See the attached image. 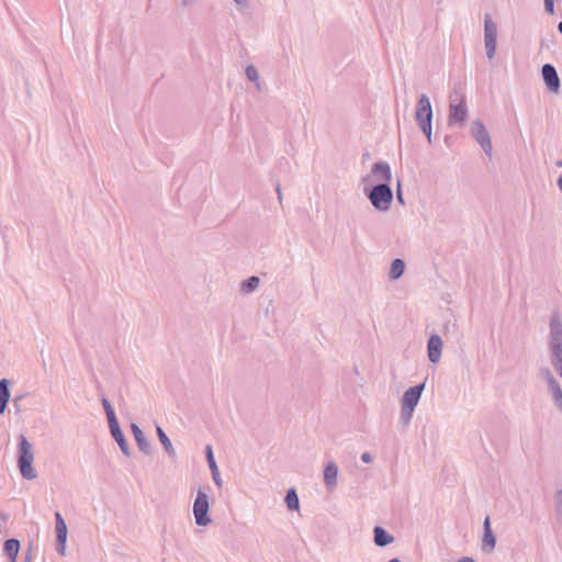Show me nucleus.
<instances>
[{
	"label": "nucleus",
	"mask_w": 562,
	"mask_h": 562,
	"mask_svg": "<svg viewBox=\"0 0 562 562\" xmlns=\"http://www.w3.org/2000/svg\"><path fill=\"white\" fill-rule=\"evenodd\" d=\"M468 117V106L465 103V94L461 83L456 85L449 94V114L448 125L462 126Z\"/></svg>",
	"instance_id": "f257e3e1"
},
{
	"label": "nucleus",
	"mask_w": 562,
	"mask_h": 562,
	"mask_svg": "<svg viewBox=\"0 0 562 562\" xmlns=\"http://www.w3.org/2000/svg\"><path fill=\"white\" fill-rule=\"evenodd\" d=\"M549 349L551 364L562 378V322L558 315L550 318Z\"/></svg>",
	"instance_id": "f03ea898"
},
{
	"label": "nucleus",
	"mask_w": 562,
	"mask_h": 562,
	"mask_svg": "<svg viewBox=\"0 0 562 562\" xmlns=\"http://www.w3.org/2000/svg\"><path fill=\"white\" fill-rule=\"evenodd\" d=\"M34 453L32 449L31 442L26 439L25 436L21 435L19 437V448H18V468L22 477L26 480H34L37 477V472L33 468Z\"/></svg>",
	"instance_id": "7ed1b4c3"
},
{
	"label": "nucleus",
	"mask_w": 562,
	"mask_h": 562,
	"mask_svg": "<svg viewBox=\"0 0 562 562\" xmlns=\"http://www.w3.org/2000/svg\"><path fill=\"white\" fill-rule=\"evenodd\" d=\"M367 196L371 204L381 212L390 210L393 201V192L389 183H378L369 192Z\"/></svg>",
	"instance_id": "20e7f679"
},
{
	"label": "nucleus",
	"mask_w": 562,
	"mask_h": 562,
	"mask_svg": "<svg viewBox=\"0 0 562 562\" xmlns=\"http://www.w3.org/2000/svg\"><path fill=\"white\" fill-rule=\"evenodd\" d=\"M497 44V25L493 21L491 14L486 13L484 16V45L486 57L493 59L496 52Z\"/></svg>",
	"instance_id": "39448f33"
},
{
	"label": "nucleus",
	"mask_w": 562,
	"mask_h": 562,
	"mask_svg": "<svg viewBox=\"0 0 562 562\" xmlns=\"http://www.w3.org/2000/svg\"><path fill=\"white\" fill-rule=\"evenodd\" d=\"M209 507L207 495L202 490H199L193 504V514L198 526H207L211 522Z\"/></svg>",
	"instance_id": "423d86ee"
},
{
	"label": "nucleus",
	"mask_w": 562,
	"mask_h": 562,
	"mask_svg": "<svg viewBox=\"0 0 562 562\" xmlns=\"http://www.w3.org/2000/svg\"><path fill=\"white\" fill-rule=\"evenodd\" d=\"M471 135L481 145L483 151L491 157L493 150L492 140L485 125L480 120L472 122Z\"/></svg>",
	"instance_id": "0eeeda50"
},
{
	"label": "nucleus",
	"mask_w": 562,
	"mask_h": 562,
	"mask_svg": "<svg viewBox=\"0 0 562 562\" xmlns=\"http://www.w3.org/2000/svg\"><path fill=\"white\" fill-rule=\"evenodd\" d=\"M415 120L417 124L428 123L432 120L430 100L426 94H422L417 101Z\"/></svg>",
	"instance_id": "6e6552de"
},
{
	"label": "nucleus",
	"mask_w": 562,
	"mask_h": 562,
	"mask_svg": "<svg viewBox=\"0 0 562 562\" xmlns=\"http://www.w3.org/2000/svg\"><path fill=\"white\" fill-rule=\"evenodd\" d=\"M541 72L547 88L553 93H559L560 78L554 66L546 64L542 66Z\"/></svg>",
	"instance_id": "1a4fd4ad"
},
{
	"label": "nucleus",
	"mask_w": 562,
	"mask_h": 562,
	"mask_svg": "<svg viewBox=\"0 0 562 562\" xmlns=\"http://www.w3.org/2000/svg\"><path fill=\"white\" fill-rule=\"evenodd\" d=\"M56 519V538H57V551L60 555H65L66 540H67V526L59 513L55 514Z\"/></svg>",
	"instance_id": "9d476101"
},
{
	"label": "nucleus",
	"mask_w": 562,
	"mask_h": 562,
	"mask_svg": "<svg viewBox=\"0 0 562 562\" xmlns=\"http://www.w3.org/2000/svg\"><path fill=\"white\" fill-rule=\"evenodd\" d=\"M424 387L425 383H420L405 391L402 397V405L406 406L409 409H415L416 405L419 402Z\"/></svg>",
	"instance_id": "9b49d317"
},
{
	"label": "nucleus",
	"mask_w": 562,
	"mask_h": 562,
	"mask_svg": "<svg viewBox=\"0 0 562 562\" xmlns=\"http://www.w3.org/2000/svg\"><path fill=\"white\" fill-rule=\"evenodd\" d=\"M371 177L375 181H384L383 183H389L392 178L390 165L385 161L374 162L371 168Z\"/></svg>",
	"instance_id": "f8f14e48"
},
{
	"label": "nucleus",
	"mask_w": 562,
	"mask_h": 562,
	"mask_svg": "<svg viewBox=\"0 0 562 562\" xmlns=\"http://www.w3.org/2000/svg\"><path fill=\"white\" fill-rule=\"evenodd\" d=\"M428 358L432 363H437L440 360L442 351V340L439 335H431L428 339Z\"/></svg>",
	"instance_id": "ddd939ff"
},
{
	"label": "nucleus",
	"mask_w": 562,
	"mask_h": 562,
	"mask_svg": "<svg viewBox=\"0 0 562 562\" xmlns=\"http://www.w3.org/2000/svg\"><path fill=\"white\" fill-rule=\"evenodd\" d=\"M131 429H132V432H133V436L135 438L138 449L142 452H144L145 454H150L151 453V445L145 437L142 429L136 424H132Z\"/></svg>",
	"instance_id": "4468645a"
},
{
	"label": "nucleus",
	"mask_w": 562,
	"mask_h": 562,
	"mask_svg": "<svg viewBox=\"0 0 562 562\" xmlns=\"http://www.w3.org/2000/svg\"><path fill=\"white\" fill-rule=\"evenodd\" d=\"M496 544V537L494 536L492 529H491V521L490 517L487 516L484 520V536H483V543L482 549L485 552H492Z\"/></svg>",
	"instance_id": "2eb2a0df"
},
{
	"label": "nucleus",
	"mask_w": 562,
	"mask_h": 562,
	"mask_svg": "<svg viewBox=\"0 0 562 562\" xmlns=\"http://www.w3.org/2000/svg\"><path fill=\"white\" fill-rule=\"evenodd\" d=\"M205 454H206V460H207V463H209V467H210V470L212 473V479L217 487H222L223 481L221 479L220 471H218L216 461L214 459L213 450L210 445H207L205 448Z\"/></svg>",
	"instance_id": "dca6fc26"
},
{
	"label": "nucleus",
	"mask_w": 562,
	"mask_h": 562,
	"mask_svg": "<svg viewBox=\"0 0 562 562\" xmlns=\"http://www.w3.org/2000/svg\"><path fill=\"white\" fill-rule=\"evenodd\" d=\"M338 468L335 462L329 461L324 469V482L328 490L337 486Z\"/></svg>",
	"instance_id": "f3484780"
},
{
	"label": "nucleus",
	"mask_w": 562,
	"mask_h": 562,
	"mask_svg": "<svg viewBox=\"0 0 562 562\" xmlns=\"http://www.w3.org/2000/svg\"><path fill=\"white\" fill-rule=\"evenodd\" d=\"M374 543L378 547H385L394 541V537L391 536L384 528L376 526L373 530Z\"/></svg>",
	"instance_id": "a211bd4d"
},
{
	"label": "nucleus",
	"mask_w": 562,
	"mask_h": 562,
	"mask_svg": "<svg viewBox=\"0 0 562 562\" xmlns=\"http://www.w3.org/2000/svg\"><path fill=\"white\" fill-rule=\"evenodd\" d=\"M9 384L7 379L0 380V415L4 413L10 400Z\"/></svg>",
	"instance_id": "6ab92c4d"
},
{
	"label": "nucleus",
	"mask_w": 562,
	"mask_h": 562,
	"mask_svg": "<svg viewBox=\"0 0 562 562\" xmlns=\"http://www.w3.org/2000/svg\"><path fill=\"white\" fill-rule=\"evenodd\" d=\"M19 550H20V542H19V540H16L14 538H11V539H8L4 542V552L10 558L11 562H15L16 561V557H18Z\"/></svg>",
	"instance_id": "aec40b11"
},
{
	"label": "nucleus",
	"mask_w": 562,
	"mask_h": 562,
	"mask_svg": "<svg viewBox=\"0 0 562 562\" xmlns=\"http://www.w3.org/2000/svg\"><path fill=\"white\" fill-rule=\"evenodd\" d=\"M156 430H157V436L159 438V441L164 446V448H165L166 452L168 453V456L170 458H175L176 457V450L173 449L172 443H171L170 439L168 438V436L166 435V432L159 426H157Z\"/></svg>",
	"instance_id": "412c9836"
},
{
	"label": "nucleus",
	"mask_w": 562,
	"mask_h": 562,
	"mask_svg": "<svg viewBox=\"0 0 562 562\" xmlns=\"http://www.w3.org/2000/svg\"><path fill=\"white\" fill-rule=\"evenodd\" d=\"M404 270H405L404 260L398 259V258L393 260V262L391 265V269H390V278L393 280L398 279L404 273Z\"/></svg>",
	"instance_id": "4be33fe9"
},
{
	"label": "nucleus",
	"mask_w": 562,
	"mask_h": 562,
	"mask_svg": "<svg viewBox=\"0 0 562 562\" xmlns=\"http://www.w3.org/2000/svg\"><path fill=\"white\" fill-rule=\"evenodd\" d=\"M124 456L130 457V448L121 429L111 432Z\"/></svg>",
	"instance_id": "5701e85b"
},
{
	"label": "nucleus",
	"mask_w": 562,
	"mask_h": 562,
	"mask_svg": "<svg viewBox=\"0 0 562 562\" xmlns=\"http://www.w3.org/2000/svg\"><path fill=\"white\" fill-rule=\"evenodd\" d=\"M260 283V280L258 277L252 276L248 278L247 280L243 281L240 284V291L244 293H250L255 291Z\"/></svg>",
	"instance_id": "b1692460"
},
{
	"label": "nucleus",
	"mask_w": 562,
	"mask_h": 562,
	"mask_svg": "<svg viewBox=\"0 0 562 562\" xmlns=\"http://www.w3.org/2000/svg\"><path fill=\"white\" fill-rule=\"evenodd\" d=\"M539 375L547 382L549 391H552L554 387L560 386L552 372L548 368H543L540 370Z\"/></svg>",
	"instance_id": "393cba45"
},
{
	"label": "nucleus",
	"mask_w": 562,
	"mask_h": 562,
	"mask_svg": "<svg viewBox=\"0 0 562 562\" xmlns=\"http://www.w3.org/2000/svg\"><path fill=\"white\" fill-rule=\"evenodd\" d=\"M285 503L291 510L299 508V497L294 488H290L286 492Z\"/></svg>",
	"instance_id": "a878e982"
},
{
	"label": "nucleus",
	"mask_w": 562,
	"mask_h": 562,
	"mask_svg": "<svg viewBox=\"0 0 562 562\" xmlns=\"http://www.w3.org/2000/svg\"><path fill=\"white\" fill-rule=\"evenodd\" d=\"M552 394V398L554 404L559 409L562 411V389L561 386L554 387L552 391H550Z\"/></svg>",
	"instance_id": "bb28decb"
},
{
	"label": "nucleus",
	"mask_w": 562,
	"mask_h": 562,
	"mask_svg": "<svg viewBox=\"0 0 562 562\" xmlns=\"http://www.w3.org/2000/svg\"><path fill=\"white\" fill-rule=\"evenodd\" d=\"M414 409H409L406 406L401 407V419L404 424H408L412 419Z\"/></svg>",
	"instance_id": "cd10ccee"
},
{
	"label": "nucleus",
	"mask_w": 562,
	"mask_h": 562,
	"mask_svg": "<svg viewBox=\"0 0 562 562\" xmlns=\"http://www.w3.org/2000/svg\"><path fill=\"white\" fill-rule=\"evenodd\" d=\"M245 74H246V77L248 78L249 81H257L258 80V71L257 69L252 66V65H249L246 67L245 69Z\"/></svg>",
	"instance_id": "c85d7f7f"
},
{
	"label": "nucleus",
	"mask_w": 562,
	"mask_h": 562,
	"mask_svg": "<svg viewBox=\"0 0 562 562\" xmlns=\"http://www.w3.org/2000/svg\"><path fill=\"white\" fill-rule=\"evenodd\" d=\"M106 418L109 422V427H110L111 432H113L117 429H121L119 426V423L116 420L115 413H111V414L106 415Z\"/></svg>",
	"instance_id": "c756f323"
},
{
	"label": "nucleus",
	"mask_w": 562,
	"mask_h": 562,
	"mask_svg": "<svg viewBox=\"0 0 562 562\" xmlns=\"http://www.w3.org/2000/svg\"><path fill=\"white\" fill-rule=\"evenodd\" d=\"M428 142L431 143V122L418 124Z\"/></svg>",
	"instance_id": "7c9ffc66"
},
{
	"label": "nucleus",
	"mask_w": 562,
	"mask_h": 562,
	"mask_svg": "<svg viewBox=\"0 0 562 562\" xmlns=\"http://www.w3.org/2000/svg\"><path fill=\"white\" fill-rule=\"evenodd\" d=\"M555 509L562 516V490H558L555 493Z\"/></svg>",
	"instance_id": "2f4dec72"
},
{
	"label": "nucleus",
	"mask_w": 562,
	"mask_h": 562,
	"mask_svg": "<svg viewBox=\"0 0 562 562\" xmlns=\"http://www.w3.org/2000/svg\"><path fill=\"white\" fill-rule=\"evenodd\" d=\"M544 9L549 14L554 13V0H544Z\"/></svg>",
	"instance_id": "473e14b6"
},
{
	"label": "nucleus",
	"mask_w": 562,
	"mask_h": 562,
	"mask_svg": "<svg viewBox=\"0 0 562 562\" xmlns=\"http://www.w3.org/2000/svg\"><path fill=\"white\" fill-rule=\"evenodd\" d=\"M102 406H103L106 415L114 413L113 407L111 406L110 402L105 397L102 398Z\"/></svg>",
	"instance_id": "72a5a7b5"
},
{
	"label": "nucleus",
	"mask_w": 562,
	"mask_h": 562,
	"mask_svg": "<svg viewBox=\"0 0 562 562\" xmlns=\"http://www.w3.org/2000/svg\"><path fill=\"white\" fill-rule=\"evenodd\" d=\"M361 460L364 462V463H370L372 461V457L369 452H363L361 454Z\"/></svg>",
	"instance_id": "f704fd0d"
},
{
	"label": "nucleus",
	"mask_w": 562,
	"mask_h": 562,
	"mask_svg": "<svg viewBox=\"0 0 562 562\" xmlns=\"http://www.w3.org/2000/svg\"><path fill=\"white\" fill-rule=\"evenodd\" d=\"M31 560H32V550H31V549H29V550L26 551V553H25L24 561H25V562H31Z\"/></svg>",
	"instance_id": "c9c22d12"
},
{
	"label": "nucleus",
	"mask_w": 562,
	"mask_h": 562,
	"mask_svg": "<svg viewBox=\"0 0 562 562\" xmlns=\"http://www.w3.org/2000/svg\"><path fill=\"white\" fill-rule=\"evenodd\" d=\"M276 191H277V194H278V199L281 202L282 201V193H281V188H280L279 183L276 187Z\"/></svg>",
	"instance_id": "e433bc0d"
},
{
	"label": "nucleus",
	"mask_w": 562,
	"mask_h": 562,
	"mask_svg": "<svg viewBox=\"0 0 562 562\" xmlns=\"http://www.w3.org/2000/svg\"><path fill=\"white\" fill-rule=\"evenodd\" d=\"M458 562H475L472 558H462L461 560H459Z\"/></svg>",
	"instance_id": "4c0bfd02"
},
{
	"label": "nucleus",
	"mask_w": 562,
	"mask_h": 562,
	"mask_svg": "<svg viewBox=\"0 0 562 562\" xmlns=\"http://www.w3.org/2000/svg\"><path fill=\"white\" fill-rule=\"evenodd\" d=\"M558 187H559L560 191L562 192V175L558 179Z\"/></svg>",
	"instance_id": "58836bf2"
},
{
	"label": "nucleus",
	"mask_w": 562,
	"mask_h": 562,
	"mask_svg": "<svg viewBox=\"0 0 562 562\" xmlns=\"http://www.w3.org/2000/svg\"><path fill=\"white\" fill-rule=\"evenodd\" d=\"M397 200L403 203V196H402V192L400 191V189L397 190Z\"/></svg>",
	"instance_id": "ea45409f"
},
{
	"label": "nucleus",
	"mask_w": 562,
	"mask_h": 562,
	"mask_svg": "<svg viewBox=\"0 0 562 562\" xmlns=\"http://www.w3.org/2000/svg\"><path fill=\"white\" fill-rule=\"evenodd\" d=\"M558 30L562 34V21L558 24Z\"/></svg>",
	"instance_id": "a19ab883"
},
{
	"label": "nucleus",
	"mask_w": 562,
	"mask_h": 562,
	"mask_svg": "<svg viewBox=\"0 0 562 562\" xmlns=\"http://www.w3.org/2000/svg\"><path fill=\"white\" fill-rule=\"evenodd\" d=\"M237 4H243L246 2V0H234Z\"/></svg>",
	"instance_id": "79ce46f5"
},
{
	"label": "nucleus",
	"mask_w": 562,
	"mask_h": 562,
	"mask_svg": "<svg viewBox=\"0 0 562 562\" xmlns=\"http://www.w3.org/2000/svg\"><path fill=\"white\" fill-rule=\"evenodd\" d=\"M557 167L562 168V160L555 162Z\"/></svg>",
	"instance_id": "37998d69"
},
{
	"label": "nucleus",
	"mask_w": 562,
	"mask_h": 562,
	"mask_svg": "<svg viewBox=\"0 0 562 562\" xmlns=\"http://www.w3.org/2000/svg\"><path fill=\"white\" fill-rule=\"evenodd\" d=\"M389 562H401L397 558L391 559Z\"/></svg>",
	"instance_id": "c03bdc74"
}]
</instances>
